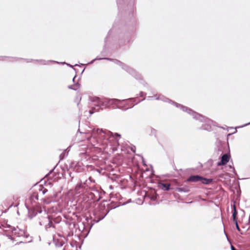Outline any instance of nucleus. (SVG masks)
<instances>
[{
  "label": "nucleus",
  "mask_w": 250,
  "mask_h": 250,
  "mask_svg": "<svg viewBox=\"0 0 250 250\" xmlns=\"http://www.w3.org/2000/svg\"><path fill=\"white\" fill-rule=\"evenodd\" d=\"M136 99V98H132L122 100L117 99L107 100L101 99L98 97H91L89 98V101L91 103L89 104V105L93 106L92 109L89 110V113L91 115L95 112L99 111L100 109L105 108L108 104H114L117 108L125 111L128 109L133 107L135 104H138L141 101L145 100V98L139 101L135 104Z\"/></svg>",
  "instance_id": "1"
},
{
  "label": "nucleus",
  "mask_w": 250,
  "mask_h": 250,
  "mask_svg": "<svg viewBox=\"0 0 250 250\" xmlns=\"http://www.w3.org/2000/svg\"><path fill=\"white\" fill-rule=\"evenodd\" d=\"M86 133L90 134L87 140L92 146L96 147L107 145L108 141H111L112 138L118 142L119 139L121 138V135L117 133L113 134L107 130L98 128H93Z\"/></svg>",
  "instance_id": "2"
},
{
  "label": "nucleus",
  "mask_w": 250,
  "mask_h": 250,
  "mask_svg": "<svg viewBox=\"0 0 250 250\" xmlns=\"http://www.w3.org/2000/svg\"><path fill=\"white\" fill-rule=\"evenodd\" d=\"M124 27H118L116 26V23L115 22L113 25L112 28L110 30L107 36L104 40L105 45L107 43L108 38H110L113 34L117 35L119 38V43L121 45L129 44L131 42V39L133 36L135 28L133 26L130 27V31H125Z\"/></svg>",
  "instance_id": "3"
},
{
  "label": "nucleus",
  "mask_w": 250,
  "mask_h": 250,
  "mask_svg": "<svg viewBox=\"0 0 250 250\" xmlns=\"http://www.w3.org/2000/svg\"><path fill=\"white\" fill-rule=\"evenodd\" d=\"M106 60L110 61H112L115 63L117 64L120 66L127 73H128L129 75L134 77L136 80L138 81L141 83H142L144 86H146L147 84V83H146L144 80L142 79L141 75L139 74L134 68L130 67L129 66L126 65V64L122 62L117 59H113L108 58H99L97 57L95 59L91 61L90 62L88 63H93L96 60Z\"/></svg>",
  "instance_id": "4"
},
{
  "label": "nucleus",
  "mask_w": 250,
  "mask_h": 250,
  "mask_svg": "<svg viewBox=\"0 0 250 250\" xmlns=\"http://www.w3.org/2000/svg\"><path fill=\"white\" fill-rule=\"evenodd\" d=\"M119 16L123 13L125 15H132L134 11V3L131 0H117Z\"/></svg>",
  "instance_id": "5"
},
{
  "label": "nucleus",
  "mask_w": 250,
  "mask_h": 250,
  "mask_svg": "<svg viewBox=\"0 0 250 250\" xmlns=\"http://www.w3.org/2000/svg\"><path fill=\"white\" fill-rule=\"evenodd\" d=\"M189 111H186V112L189 114L192 115L193 118L195 120H198L199 122L204 123L202 126L200 127L201 129H203L207 131H210L211 130V125L212 121L209 119L206 118L205 116L200 114L199 113L192 110L189 108Z\"/></svg>",
  "instance_id": "6"
},
{
  "label": "nucleus",
  "mask_w": 250,
  "mask_h": 250,
  "mask_svg": "<svg viewBox=\"0 0 250 250\" xmlns=\"http://www.w3.org/2000/svg\"><path fill=\"white\" fill-rule=\"evenodd\" d=\"M154 97L156 98V100H161L162 101H164L165 102H167L169 103L172 104L174 105L176 107L180 108L181 110H182L183 111L186 112V111H190L189 110V108L185 106L182 104H180L177 103H176L171 100L167 98L165 96L159 94V95H155L154 96Z\"/></svg>",
  "instance_id": "7"
},
{
  "label": "nucleus",
  "mask_w": 250,
  "mask_h": 250,
  "mask_svg": "<svg viewBox=\"0 0 250 250\" xmlns=\"http://www.w3.org/2000/svg\"><path fill=\"white\" fill-rule=\"evenodd\" d=\"M213 161L212 159L208 160L204 165L200 163H198V165L195 167H191L187 169V172H194L196 171H199L202 167L203 168V170H209L210 167L212 166Z\"/></svg>",
  "instance_id": "8"
},
{
  "label": "nucleus",
  "mask_w": 250,
  "mask_h": 250,
  "mask_svg": "<svg viewBox=\"0 0 250 250\" xmlns=\"http://www.w3.org/2000/svg\"><path fill=\"white\" fill-rule=\"evenodd\" d=\"M187 181L196 182L198 181H201L202 184H209L212 182V179H207L203 178L198 175H193L190 176L188 179Z\"/></svg>",
  "instance_id": "9"
},
{
  "label": "nucleus",
  "mask_w": 250,
  "mask_h": 250,
  "mask_svg": "<svg viewBox=\"0 0 250 250\" xmlns=\"http://www.w3.org/2000/svg\"><path fill=\"white\" fill-rule=\"evenodd\" d=\"M217 148L215 149V150H217L218 154L221 155L224 152L226 151V149L228 147V148H229V144L228 143L226 144L225 143H223L220 140H217L216 143Z\"/></svg>",
  "instance_id": "10"
},
{
  "label": "nucleus",
  "mask_w": 250,
  "mask_h": 250,
  "mask_svg": "<svg viewBox=\"0 0 250 250\" xmlns=\"http://www.w3.org/2000/svg\"><path fill=\"white\" fill-rule=\"evenodd\" d=\"M221 157V161L217 163V166H223L226 165L230 159V156L229 154L225 153L222 154Z\"/></svg>",
  "instance_id": "11"
},
{
  "label": "nucleus",
  "mask_w": 250,
  "mask_h": 250,
  "mask_svg": "<svg viewBox=\"0 0 250 250\" xmlns=\"http://www.w3.org/2000/svg\"><path fill=\"white\" fill-rule=\"evenodd\" d=\"M26 61L28 62H31L32 61H35V62H40L42 65H47V64H48L49 62H55V63H59V62H58L55 61H52V60L45 61L44 60L26 59Z\"/></svg>",
  "instance_id": "12"
},
{
  "label": "nucleus",
  "mask_w": 250,
  "mask_h": 250,
  "mask_svg": "<svg viewBox=\"0 0 250 250\" xmlns=\"http://www.w3.org/2000/svg\"><path fill=\"white\" fill-rule=\"evenodd\" d=\"M85 186L84 184L77 185L75 188V193L76 194L83 193L84 192Z\"/></svg>",
  "instance_id": "13"
},
{
  "label": "nucleus",
  "mask_w": 250,
  "mask_h": 250,
  "mask_svg": "<svg viewBox=\"0 0 250 250\" xmlns=\"http://www.w3.org/2000/svg\"><path fill=\"white\" fill-rule=\"evenodd\" d=\"M20 59H21V58H18L16 57H7V56H0V61H16Z\"/></svg>",
  "instance_id": "14"
},
{
  "label": "nucleus",
  "mask_w": 250,
  "mask_h": 250,
  "mask_svg": "<svg viewBox=\"0 0 250 250\" xmlns=\"http://www.w3.org/2000/svg\"><path fill=\"white\" fill-rule=\"evenodd\" d=\"M160 186L163 189L168 190L170 189V184L169 183H161Z\"/></svg>",
  "instance_id": "15"
},
{
  "label": "nucleus",
  "mask_w": 250,
  "mask_h": 250,
  "mask_svg": "<svg viewBox=\"0 0 250 250\" xmlns=\"http://www.w3.org/2000/svg\"><path fill=\"white\" fill-rule=\"evenodd\" d=\"M150 130V131L149 134V135H150V136H154L155 138H156L157 137V131L155 129H154V128H153L152 127H151Z\"/></svg>",
  "instance_id": "16"
},
{
  "label": "nucleus",
  "mask_w": 250,
  "mask_h": 250,
  "mask_svg": "<svg viewBox=\"0 0 250 250\" xmlns=\"http://www.w3.org/2000/svg\"><path fill=\"white\" fill-rule=\"evenodd\" d=\"M237 214V212L236 211V207L235 205L233 206V212H232V217L234 221H236V216Z\"/></svg>",
  "instance_id": "17"
},
{
  "label": "nucleus",
  "mask_w": 250,
  "mask_h": 250,
  "mask_svg": "<svg viewBox=\"0 0 250 250\" xmlns=\"http://www.w3.org/2000/svg\"><path fill=\"white\" fill-rule=\"evenodd\" d=\"M228 167L229 168V170L230 172H235V168L233 166L229 165Z\"/></svg>",
  "instance_id": "18"
},
{
  "label": "nucleus",
  "mask_w": 250,
  "mask_h": 250,
  "mask_svg": "<svg viewBox=\"0 0 250 250\" xmlns=\"http://www.w3.org/2000/svg\"><path fill=\"white\" fill-rule=\"evenodd\" d=\"M68 88L69 89H72V90H75V91H76V90H78V88H76V87H75V86H74V85H69V86H68Z\"/></svg>",
  "instance_id": "19"
},
{
  "label": "nucleus",
  "mask_w": 250,
  "mask_h": 250,
  "mask_svg": "<svg viewBox=\"0 0 250 250\" xmlns=\"http://www.w3.org/2000/svg\"><path fill=\"white\" fill-rule=\"evenodd\" d=\"M67 154H68V152H67L66 154L65 153V152H63V153H62L60 155V157L61 158V159H62L65 156V155H67Z\"/></svg>",
  "instance_id": "20"
},
{
  "label": "nucleus",
  "mask_w": 250,
  "mask_h": 250,
  "mask_svg": "<svg viewBox=\"0 0 250 250\" xmlns=\"http://www.w3.org/2000/svg\"><path fill=\"white\" fill-rule=\"evenodd\" d=\"M235 221V225H236V229H237L238 230V231H240V229L238 226V223H237V220L236 221Z\"/></svg>",
  "instance_id": "21"
},
{
  "label": "nucleus",
  "mask_w": 250,
  "mask_h": 250,
  "mask_svg": "<svg viewBox=\"0 0 250 250\" xmlns=\"http://www.w3.org/2000/svg\"><path fill=\"white\" fill-rule=\"evenodd\" d=\"M72 165H75V169H74V171L75 172H79V170L78 168H77V167H76V164H75L74 163H72Z\"/></svg>",
  "instance_id": "22"
},
{
  "label": "nucleus",
  "mask_w": 250,
  "mask_h": 250,
  "mask_svg": "<svg viewBox=\"0 0 250 250\" xmlns=\"http://www.w3.org/2000/svg\"><path fill=\"white\" fill-rule=\"evenodd\" d=\"M74 86H75L76 88H77L78 89L80 87V84L78 83H76L74 84Z\"/></svg>",
  "instance_id": "23"
},
{
  "label": "nucleus",
  "mask_w": 250,
  "mask_h": 250,
  "mask_svg": "<svg viewBox=\"0 0 250 250\" xmlns=\"http://www.w3.org/2000/svg\"><path fill=\"white\" fill-rule=\"evenodd\" d=\"M135 149H136V147L135 146H132L131 147V150L132 152H135Z\"/></svg>",
  "instance_id": "24"
},
{
  "label": "nucleus",
  "mask_w": 250,
  "mask_h": 250,
  "mask_svg": "<svg viewBox=\"0 0 250 250\" xmlns=\"http://www.w3.org/2000/svg\"><path fill=\"white\" fill-rule=\"evenodd\" d=\"M59 63L66 64H67V65L69 66L70 67H73V66H72V65H71V64H68V63H67L65 62H59Z\"/></svg>",
  "instance_id": "25"
},
{
  "label": "nucleus",
  "mask_w": 250,
  "mask_h": 250,
  "mask_svg": "<svg viewBox=\"0 0 250 250\" xmlns=\"http://www.w3.org/2000/svg\"><path fill=\"white\" fill-rule=\"evenodd\" d=\"M146 95V94L142 91L140 92V93H139V96L141 97H142L144 95Z\"/></svg>",
  "instance_id": "26"
},
{
  "label": "nucleus",
  "mask_w": 250,
  "mask_h": 250,
  "mask_svg": "<svg viewBox=\"0 0 250 250\" xmlns=\"http://www.w3.org/2000/svg\"><path fill=\"white\" fill-rule=\"evenodd\" d=\"M104 53H105V51H104V49L101 52V55L102 56H104Z\"/></svg>",
  "instance_id": "27"
},
{
  "label": "nucleus",
  "mask_w": 250,
  "mask_h": 250,
  "mask_svg": "<svg viewBox=\"0 0 250 250\" xmlns=\"http://www.w3.org/2000/svg\"><path fill=\"white\" fill-rule=\"evenodd\" d=\"M142 162H143V165H144V166H146V162H145V160H144V159L143 158H142Z\"/></svg>",
  "instance_id": "28"
},
{
  "label": "nucleus",
  "mask_w": 250,
  "mask_h": 250,
  "mask_svg": "<svg viewBox=\"0 0 250 250\" xmlns=\"http://www.w3.org/2000/svg\"><path fill=\"white\" fill-rule=\"evenodd\" d=\"M231 250H236L235 249V248L233 246H231Z\"/></svg>",
  "instance_id": "29"
},
{
  "label": "nucleus",
  "mask_w": 250,
  "mask_h": 250,
  "mask_svg": "<svg viewBox=\"0 0 250 250\" xmlns=\"http://www.w3.org/2000/svg\"><path fill=\"white\" fill-rule=\"evenodd\" d=\"M55 168V167L53 169H51L49 172H54Z\"/></svg>",
  "instance_id": "30"
},
{
  "label": "nucleus",
  "mask_w": 250,
  "mask_h": 250,
  "mask_svg": "<svg viewBox=\"0 0 250 250\" xmlns=\"http://www.w3.org/2000/svg\"><path fill=\"white\" fill-rule=\"evenodd\" d=\"M76 77V75H75V76L73 77V80H72V81H73V82L74 83H75V79Z\"/></svg>",
  "instance_id": "31"
},
{
  "label": "nucleus",
  "mask_w": 250,
  "mask_h": 250,
  "mask_svg": "<svg viewBox=\"0 0 250 250\" xmlns=\"http://www.w3.org/2000/svg\"><path fill=\"white\" fill-rule=\"evenodd\" d=\"M250 125V122L249 123H247V124H246L245 125H243V126H247V125Z\"/></svg>",
  "instance_id": "32"
},
{
  "label": "nucleus",
  "mask_w": 250,
  "mask_h": 250,
  "mask_svg": "<svg viewBox=\"0 0 250 250\" xmlns=\"http://www.w3.org/2000/svg\"><path fill=\"white\" fill-rule=\"evenodd\" d=\"M148 171H149L148 168H146V170H145V171L144 172H147Z\"/></svg>",
  "instance_id": "33"
},
{
  "label": "nucleus",
  "mask_w": 250,
  "mask_h": 250,
  "mask_svg": "<svg viewBox=\"0 0 250 250\" xmlns=\"http://www.w3.org/2000/svg\"><path fill=\"white\" fill-rule=\"evenodd\" d=\"M150 167H151V172H154V171L153 169L152 168V166H150Z\"/></svg>",
  "instance_id": "34"
},
{
  "label": "nucleus",
  "mask_w": 250,
  "mask_h": 250,
  "mask_svg": "<svg viewBox=\"0 0 250 250\" xmlns=\"http://www.w3.org/2000/svg\"><path fill=\"white\" fill-rule=\"evenodd\" d=\"M153 97H148L147 99L150 100L151 98H152Z\"/></svg>",
  "instance_id": "35"
},
{
  "label": "nucleus",
  "mask_w": 250,
  "mask_h": 250,
  "mask_svg": "<svg viewBox=\"0 0 250 250\" xmlns=\"http://www.w3.org/2000/svg\"><path fill=\"white\" fill-rule=\"evenodd\" d=\"M70 147H71L70 146H69V147L65 151H66V150L69 149L70 148Z\"/></svg>",
  "instance_id": "36"
},
{
  "label": "nucleus",
  "mask_w": 250,
  "mask_h": 250,
  "mask_svg": "<svg viewBox=\"0 0 250 250\" xmlns=\"http://www.w3.org/2000/svg\"><path fill=\"white\" fill-rule=\"evenodd\" d=\"M96 171L98 172H100V171L99 169H96Z\"/></svg>",
  "instance_id": "37"
}]
</instances>
